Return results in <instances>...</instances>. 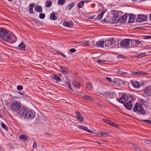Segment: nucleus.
I'll return each mask as SVG.
<instances>
[{
    "mask_svg": "<svg viewBox=\"0 0 151 151\" xmlns=\"http://www.w3.org/2000/svg\"><path fill=\"white\" fill-rule=\"evenodd\" d=\"M29 13L31 14L33 13V9L32 8H29Z\"/></svg>",
    "mask_w": 151,
    "mask_h": 151,
    "instance_id": "51",
    "label": "nucleus"
},
{
    "mask_svg": "<svg viewBox=\"0 0 151 151\" xmlns=\"http://www.w3.org/2000/svg\"><path fill=\"white\" fill-rule=\"evenodd\" d=\"M134 17L132 14L130 15L129 17L128 23H132L134 22Z\"/></svg>",
    "mask_w": 151,
    "mask_h": 151,
    "instance_id": "31",
    "label": "nucleus"
},
{
    "mask_svg": "<svg viewBox=\"0 0 151 151\" xmlns=\"http://www.w3.org/2000/svg\"><path fill=\"white\" fill-rule=\"evenodd\" d=\"M26 111V109L24 108H22L19 112L18 114L20 117H22L24 116V114Z\"/></svg>",
    "mask_w": 151,
    "mask_h": 151,
    "instance_id": "18",
    "label": "nucleus"
},
{
    "mask_svg": "<svg viewBox=\"0 0 151 151\" xmlns=\"http://www.w3.org/2000/svg\"><path fill=\"white\" fill-rule=\"evenodd\" d=\"M129 97L132 99V100H133V95H129Z\"/></svg>",
    "mask_w": 151,
    "mask_h": 151,
    "instance_id": "61",
    "label": "nucleus"
},
{
    "mask_svg": "<svg viewBox=\"0 0 151 151\" xmlns=\"http://www.w3.org/2000/svg\"><path fill=\"white\" fill-rule=\"evenodd\" d=\"M7 30L3 27H0V37L1 38Z\"/></svg>",
    "mask_w": 151,
    "mask_h": 151,
    "instance_id": "17",
    "label": "nucleus"
},
{
    "mask_svg": "<svg viewBox=\"0 0 151 151\" xmlns=\"http://www.w3.org/2000/svg\"><path fill=\"white\" fill-rule=\"evenodd\" d=\"M83 1H84V3H88V2H90V1L89 0H84Z\"/></svg>",
    "mask_w": 151,
    "mask_h": 151,
    "instance_id": "59",
    "label": "nucleus"
},
{
    "mask_svg": "<svg viewBox=\"0 0 151 151\" xmlns=\"http://www.w3.org/2000/svg\"><path fill=\"white\" fill-rule=\"evenodd\" d=\"M50 19L53 20H57V18L56 16L55 13H52L50 14Z\"/></svg>",
    "mask_w": 151,
    "mask_h": 151,
    "instance_id": "32",
    "label": "nucleus"
},
{
    "mask_svg": "<svg viewBox=\"0 0 151 151\" xmlns=\"http://www.w3.org/2000/svg\"><path fill=\"white\" fill-rule=\"evenodd\" d=\"M130 39H126L122 40L120 42V45L122 46H128L130 44Z\"/></svg>",
    "mask_w": 151,
    "mask_h": 151,
    "instance_id": "8",
    "label": "nucleus"
},
{
    "mask_svg": "<svg viewBox=\"0 0 151 151\" xmlns=\"http://www.w3.org/2000/svg\"><path fill=\"white\" fill-rule=\"evenodd\" d=\"M144 38L145 39H151V36H145Z\"/></svg>",
    "mask_w": 151,
    "mask_h": 151,
    "instance_id": "49",
    "label": "nucleus"
},
{
    "mask_svg": "<svg viewBox=\"0 0 151 151\" xmlns=\"http://www.w3.org/2000/svg\"><path fill=\"white\" fill-rule=\"evenodd\" d=\"M1 125L2 127L3 128L5 129L6 130H8V128L7 127L6 125L4 124L3 123H1Z\"/></svg>",
    "mask_w": 151,
    "mask_h": 151,
    "instance_id": "42",
    "label": "nucleus"
},
{
    "mask_svg": "<svg viewBox=\"0 0 151 151\" xmlns=\"http://www.w3.org/2000/svg\"><path fill=\"white\" fill-rule=\"evenodd\" d=\"M146 54V52H143L139 54V55L140 56H142V57H144L145 56V54Z\"/></svg>",
    "mask_w": 151,
    "mask_h": 151,
    "instance_id": "52",
    "label": "nucleus"
},
{
    "mask_svg": "<svg viewBox=\"0 0 151 151\" xmlns=\"http://www.w3.org/2000/svg\"><path fill=\"white\" fill-rule=\"evenodd\" d=\"M131 45L133 46L137 45V40L130 39Z\"/></svg>",
    "mask_w": 151,
    "mask_h": 151,
    "instance_id": "37",
    "label": "nucleus"
},
{
    "mask_svg": "<svg viewBox=\"0 0 151 151\" xmlns=\"http://www.w3.org/2000/svg\"><path fill=\"white\" fill-rule=\"evenodd\" d=\"M109 124V125H111V126H113V127L115 126V124L112 122V123H110Z\"/></svg>",
    "mask_w": 151,
    "mask_h": 151,
    "instance_id": "55",
    "label": "nucleus"
},
{
    "mask_svg": "<svg viewBox=\"0 0 151 151\" xmlns=\"http://www.w3.org/2000/svg\"><path fill=\"white\" fill-rule=\"evenodd\" d=\"M66 2V0H58L57 3L58 5L63 6Z\"/></svg>",
    "mask_w": 151,
    "mask_h": 151,
    "instance_id": "34",
    "label": "nucleus"
},
{
    "mask_svg": "<svg viewBox=\"0 0 151 151\" xmlns=\"http://www.w3.org/2000/svg\"><path fill=\"white\" fill-rule=\"evenodd\" d=\"M100 134L101 135V136L103 137H106L109 135L108 132L104 131L100 132Z\"/></svg>",
    "mask_w": 151,
    "mask_h": 151,
    "instance_id": "33",
    "label": "nucleus"
},
{
    "mask_svg": "<svg viewBox=\"0 0 151 151\" xmlns=\"http://www.w3.org/2000/svg\"><path fill=\"white\" fill-rule=\"evenodd\" d=\"M73 23L72 22H68L67 21H65L63 22V25L65 27H71L73 26Z\"/></svg>",
    "mask_w": 151,
    "mask_h": 151,
    "instance_id": "15",
    "label": "nucleus"
},
{
    "mask_svg": "<svg viewBox=\"0 0 151 151\" xmlns=\"http://www.w3.org/2000/svg\"><path fill=\"white\" fill-rule=\"evenodd\" d=\"M149 19L150 21H151V14H150V15L149 17Z\"/></svg>",
    "mask_w": 151,
    "mask_h": 151,
    "instance_id": "64",
    "label": "nucleus"
},
{
    "mask_svg": "<svg viewBox=\"0 0 151 151\" xmlns=\"http://www.w3.org/2000/svg\"><path fill=\"white\" fill-rule=\"evenodd\" d=\"M37 147L36 143L35 142H34L33 145V147Z\"/></svg>",
    "mask_w": 151,
    "mask_h": 151,
    "instance_id": "56",
    "label": "nucleus"
},
{
    "mask_svg": "<svg viewBox=\"0 0 151 151\" xmlns=\"http://www.w3.org/2000/svg\"><path fill=\"white\" fill-rule=\"evenodd\" d=\"M105 61V60H98L97 61V63H99L100 64H101L102 63L104 62Z\"/></svg>",
    "mask_w": 151,
    "mask_h": 151,
    "instance_id": "50",
    "label": "nucleus"
},
{
    "mask_svg": "<svg viewBox=\"0 0 151 151\" xmlns=\"http://www.w3.org/2000/svg\"><path fill=\"white\" fill-rule=\"evenodd\" d=\"M76 50L75 48H72L69 50V52L71 53H74L76 52Z\"/></svg>",
    "mask_w": 151,
    "mask_h": 151,
    "instance_id": "47",
    "label": "nucleus"
},
{
    "mask_svg": "<svg viewBox=\"0 0 151 151\" xmlns=\"http://www.w3.org/2000/svg\"><path fill=\"white\" fill-rule=\"evenodd\" d=\"M116 94L115 92H112L110 93H109V94Z\"/></svg>",
    "mask_w": 151,
    "mask_h": 151,
    "instance_id": "58",
    "label": "nucleus"
},
{
    "mask_svg": "<svg viewBox=\"0 0 151 151\" xmlns=\"http://www.w3.org/2000/svg\"><path fill=\"white\" fill-rule=\"evenodd\" d=\"M127 83V82L126 81H124L122 82V83L124 84L125 83L126 84Z\"/></svg>",
    "mask_w": 151,
    "mask_h": 151,
    "instance_id": "63",
    "label": "nucleus"
},
{
    "mask_svg": "<svg viewBox=\"0 0 151 151\" xmlns=\"http://www.w3.org/2000/svg\"><path fill=\"white\" fill-rule=\"evenodd\" d=\"M132 86L135 88H138L141 86V85L138 81H133L132 83Z\"/></svg>",
    "mask_w": 151,
    "mask_h": 151,
    "instance_id": "16",
    "label": "nucleus"
},
{
    "mask_svg": "<svg viewBox=\"0 0 151 151\" xmlns=\"http://www.w3.org/2000/svg\"><path fill=\"white\" fill-rule=\"evenodd\" d=\"M19 138L20 139H23L24 141H25L27 139V137L25 135L21 134L19 136Z\"/></svg>",
    "mask_w": 151,
    "mask_h": 151,
    "instance_id": "35",
    "label": "nucleus"
},
{
    "mask_svg": "<svg viewBox=\"0 0 151 151\" xmlns=\"http://www.w3.org/2000/svg\"><path fill=\"white\" fill-rule=\"evenodd\" d=\"M104 44L106 46L109 47H112L113 46L115 45L116 43L113 39H111L106 41L105 42Z\"/></svg>",
    "mask_w": 151,
    "mask_h": 151,
    "instance_id": "5",
    "label": "nucleus"
},
{
    "mask_svg": "<svg viewBox=\"0 0 151 151\" xmlns=\"http://www.w3.org/2000/svg\"><path fill=\"white\" fill-rule=\"evenodd\" d=\"M21 105L19 102L15 101L13 102L11 104V109L14 111H17L21 108Z\"/></svg>",
    "mask_w": 151,
    "mask_h": 151,
    "instance_id": "3",
    "label": "nucleus"
},
{
    "mask_svg": "<svg viewBox=\"0 0 151 151\" xmlns=\"http://www.w3.org/2000/svg\"><path fill=\"white\" fill-rule=\"evenodd\" d=\"M72 84L73 86L77 88H80L81 86L80 84L76 81H74L72 82Z\"/></svg>",
    "mask_w": 151,
    "mask_h": 151,
    "instance_id": "27",
    "label": "nucleus"
},
{
    "mask_svg": "<svg viewBox=\"0 0 151 151\" xmlns=\"http://www.w3.org/2000/svg\"><path fill=\"white\" fill-rule=\"evenodd\" d=\"M133 111L134 112L137 111L138 112H140L143 114H145V111L142 109V104L137 103L135 104L133 109Z\"/></svg>",
    "mask_w": 151,
    "mask_h": 151,
    "instance_id": "2",
    "label": "nucleus"
},
{
    "mask_svg": "<svg viewBox=\"0 0 151 151\" xmlns=\"http://www.w3.org/2000/svg\"><path fill=\"white\" fill-rule=\"evenodd\" d=\"M51 78L55 80L57 82H60L61 81L60 78L56 75H51L50 76Z\"/></svg>",
    "mask_w": 151,
    "mask_h": 151,
    "instance_id": "19",
    "label": "nucleus"
},
{
    "mask_svg": "<svg viewBox=\"0 0 151 151\" xmlns=\"http://www.w3.org/2000/svg\"><path fill=\"white\" fill-rule=\"evenodd\" d=\"M35 10L36 12H42L41 7L40 6H36L35 7Z\"/></svg>",
    "mask_w": 151,
    "mask_h": 151,
    "instance_id": "26",
    "label": "nucleus"
},
{
    "mask_svg": "<svg viewBox=\"0 0 151 151\" xmlns=\"http://www.w3.org/2000/svg\"><path fill=\"white\" fill-rule=\"evenodd\" d=\"M104 56V54H103V55H100L99 56V58H103Z\"/></svg>",
    "mask_w": 151,
    "mask_h": 151,
    "instance_id": "60",
    "label": "nucleus"
},
{
    "mask_svg": "<svg viewBox=\"0 0 151 151\" xmlns=\"http://www.w3.org/2000/svg\"><path fill=\"white\" fill-rule=\"evenodd\" d=\"M52 4V2L50 0H47L45 2V6L47 8L50 7Z\"/></svg>",
    "mask_w": 151,
    "mask_h": 151,
    "instance_id": "24",
    "label": "nucleus"
},
{
    "mask_svg": "<svg viewBox=\"0 0 151 151\" xmlns=\"http://www.w3.org/2000/svg\"><path fill=\"white\" fill-rule=\"evenodd\" d=\"M75 3L74 2H72L69 4L67 6L66 9L68 10H70L74 6Z\"/></svg>",
    "mask_w": 151,
    "mask_h": 151,
    "instance_id": "29",
    "label": "nucleus"
},
{
    "mask_svg": "<svg viewBox=\"0 0 151 151\" xmlns=\"http://www.w3.org/2000/svg\"><path fill=\"white\" fill-rule=\"evenodd\" d=\"M106 79L109 82H113L114 83H116V82L115 81H112L111 78L109 77H106Z\"/></svg>",
    "mask_w": 151,
    "mask_h": 151,
    "instance_id": "41",
    "label": "nucleus"
},
{
    "mask_svg": "<svg viewBox=\"0 0 151 151\" xmlns=\"http://www.w3.org/2000/svg\"><path fill=\"white\" fill-rule=\"evenodd\" d=\"M77 127L79 128L83 129L84 130L88 132L89 133H92V132L91 131V130H89L88 128L86 127V126H78Z\"/></svg>",
    "mask_w": 151,
    "mask_h": 151,
    "instance_id": "22",
    "label": "nucleus"
},
{
    "mask_svg": "<svg viewBox=\"0 0 151 151\" xmlns=\"http://www.w3.org/2000/svg\"><path fill=\"white\" fill-rule=\"evenodd\" d=\"M131 144H132L134 149V150L135 151H140V150L137 147V145L135 144L132 143Z\"/></svg>",
    "mask_w": 151,
    "mask_h": 151,
    "instance_id": "38",
    "label": "nucleus"
},
{
    "mask_svg": "<svg viewBox=\"0 0 151 151\" xmlns=\"http://www.w3.org/2000/svg\"><path fill=\"white\" fill-rule=\"evenodd\" d=\"M76 119L78 121L81 122L84 121L83 116L79 112L76 111Z\"/></svg>",
    "mask_w": 151,
    "mask_h": 151,
    "instance_id": "11",
    "label": "nucleus"
},
{
    "mask_svg": "<svg viewBox=\"0 0 151 151\" xmlns=\"http://www.w3.org/2000/svg\"><path fill=\"white\" fill-rule=\"evenodd\" d=\"M147 17L145 15H139L137 17V21L139 22L145 21L147 20Z\"/></svg>",
    "mask_w": 151,
    "mask_h": 151,
    "instance_id": "6",
    "label": "nucleus"
},
{
    "mask_svg": "<svg viewBox=\"0 0 151 151\" xmlns=\"http://www.w3.org/2000/svg\"><path fill=\"white\" fill-rule=\"evenodd\" d=\"M60 71L65 74H67L68 73V69L66 67L63 66H60Z\"/></svg>",
    "mask_w": 151,
    "mask_h": 151,
    "instance_id": "20",
    "label": "nucleus"
},
{
    "mask_svg": "<svg viewBox=\"0 0 151 151\" xmlns=\"http://www.w3.org/2000/svg\"><path fill=\"white\" fill-rule=\"evenodd\" d=\"M103 121H104L106 123L108 124H109L110 123H112V122L110 120L108 119H104L103 120Z\"/></svg>",
    "mask_w": 151,
    "mask_h": 151,
    "instance_id": "45",
    "label": "nucleus"
},
{
    "mask_svg": "<svg viewBox=\"0 0 151 151\" xmlns=\"http://www.w3.org/2000/svg\"><path fill=\"white\" fill-rule=\"evenodd\" d=\"M17 89L19 91H21L23 89V86L21 85H18L17 87Z\"/></svg>",
    "mask_w": 151,
    "mask_h": 151,
    "instance_id": "46",
    "label": "nucleus"
},
{
    "mask_svg": "<svg viewBox=\"0 0 151 151\" xmlns=\"http://www.w3.org/2000/svg\"><path fill=\"white\" fill-rule=\"evenodd\" d=\"M60 54L61 55H62L63 57L65 58H66V56L63 54L60 53Z\"/></svg>",
    "mask_w": 151,
    "mask_h": 151,
    "instance_id": "57",
    "label": "nucleus"
},
{
    "mask_svg": "<svg viewBox=\"0 0 151 151\" xmlns=\"http://www.w3.org/2000/svg\"><path fill=\"white\" fill-rule=\"evenodd\" d=\"M18 47L22 50H24L25 45L24 44L21 43L19 45Z\"/></svg>",
    "mask_w": 151,
    "mask_h": 151,
    "instance_id": "36",
    "label": "nucleus"
},
{
    "mask_svg": "<svg viewBox=\"0 0 151 151\" xmlns=\"http://www.w3.org/2000/svg\"><path fill=\"white\" fill-rule=\"evenodd\" d=\"M83 5L84 1H81L78 4V6L79 8H81L83 7Z\"/></svg>",
    "mask_w": 151,
    "mask_h": 151,
    "instance_id": "40",
    "label": "nucleus"
},
{
    "mask_svg": "<svg viewBox=\"0 0 151 151\" xmlns=\"http://www.w3.org/2000/svg\"><path fill=\"white\" fill-rule=\"evenodd\" d=\"M127 95H122V97L119 99L116 98V100L119 102L121 103H123L126 102L128 99Z\"/></svg>",
    "mask_w": 151,
    "mask_h": 151,
    "instance_id": "7",
    "label": "nucleus"
},
{
    "mask_svg": "<svg viewBox=\"0 0 151 151\" xmlns=\"http://www.w3.org/2000/svg\"><path fill=\"white\" fill-rule=\"evenodd\" d=\"M118 57L119 59H124V56L123 55H119L118 56Z\"/></svg>",
    "mask_w": 151,
    "mask_h": 151,
    "instance_id": "54",
    "label": "nucleus"
},
{
    "mask_svg": "<svg viewBox=\"0 0 151 151\" xmlns=\"http://www.w3.org/2000/svg\"><path fill=\"white\" fill-rule=\"evenodd\" d=\"M144 122L151 125V121L147 120H145L143 121Z\"/></svg>",
    "mask_w": 151,
    "mask_h": 151,
    "instance_id": "48",
    "label": "nucleus"
},
{
    "mask_svg": "<svg viewBox=\"0 0 151 151\" xmlns=\"http://www.w3.org/2000/svg\"><path fill=\"white\" fill-rule=\"evenodd\" d=\"M150 142H151L149 140H147V141L146 142V143L147 144H150Z\"/></svg>",
    "mask_w": 151,
    "mask_h": 151,
    "instance_id": "62",
    "label": "nucleus"
},
{
    "mask_svg": "<svg viewBox=\"0 0 151 151\" xmlns=\"http://www.w3.org/2000/svg\"><path fill=\"white\" fill-rule=\"evenodd\" d=\"M144 93L145 94H151V87L148 86L146 87L144 89Z\"/></svg>",
    "mask_w": 151,
    "mask_h": 151,
    "instance_id": "13",
    "label": "nucleus"
},
{
    "mask_svg": "<svg viewBox=\"0 0 151 151\" xmlns=\"http://www.w3.org/2000/svg\"><path fill=\"white\" fill-rule=\"evenodd\" d=\"M143 45V43L139 40H137V45L142 46Z\"/></svg>",
    "mask_w": 151,
    "mask_h": 151,
    "instance_id": "43",
    "label": "nucleus"
},
{
    "mask_svg": "<svg viewBox=\"0 0 151 151\" xmlns=\"http://www.w3.org/2000/svg\"><path fill=\"white\" fill-rule=\"evenodd\" d=\"M36 115L35 113L32 110L29 111L26 113L24 116L25 119H32L35 117Z\"/></svg>",
    "mask_w": 151,
    "mask_h": 151,
    "instance_id": "4",
    "label": "nucleus"
},
{
    "mask_svg": "<svg viewBox=\"0 0 151 151\" xmlns=\"http://www.w3.org/2000/svg\"><path fill=\"white\" fill-rule=\"evenodd\" d=\"M127 15H124L122 17L118 19L117 21H116L115 23L119 22V23H124L127 21Z\"/></svg>",
    "mask_w": 151,
    "mask_h": 151,
    "instance_id": "10",
    "label": "nucleus"
},
{
    "mask_svg": "<svg viewBox=\"0 0 151 151\" xmlns=\"http://www.w3.org/2000/svg\"><path fill=\"white\" fill-rule=\"evenodd\" d=\"M124 106L126 108L129 110H131L132 106V105L131 104V101L129 100L127 103L124 104Z\"/></svg>",
    "mask_w": 151,
    "mask_h": 151,
    "instance_id": "14",
    "label": "nucleus"
},
{
    "mask_svg": "<svg viewBox=\"0 0 151 151\" xmlns=\"http://www.w3.org/2000/svg\"><path fill=\"white\" fill-rule=\"evenodd\" d=\"M45 17V15L44 13H40L39 14V18L41 19H43Z\"/></svg>",
    "mask_w": 151,
    "mask_h": 151,
    "instance_id": "44",
    "label": "nucleus"
},
{
    "mask_svg": "<svg viewBox=\"0 0 151 151\" xmlns=\"http://www.w3.org/2000/svg\"><path fill=\"white\" fill-rule=\"evenodd\" d=\"M106 12V11L105 10H103L101 13L98 16L96 19L98 20H100L101 19L103 18L104 14Z\"/></svg>",
    "mask_w": 151,
    "mask_h": 151,
    "instance_id": "25",
    "label": "nucleus"
},
{
    "mask_svg": "<svg viewBox=\"0 0 151 151\" xmlns=\"http://www.w3.org/2000/svg\"><path fill=\"white\" fill-rule=\"evenodd\" d=\"M83 98L84 99L87 101H89L90 100H92L93 99V98L90 97L89 95L83 96Z\"/></svg>",
    "mask_w": 151,
    "mask_h": 151,
    "instance_id": "30",
    "label": "nucleus"
},
{
    "mask_svg": "<svg viewBox=\"0 0 151 151\" xmlns=\"http://www.w3.org/2000/svg\"><path fill=\"white\" fill-rule=\"evenodd\" d=\"M35 6V4H32L30 5V7L29 8H32Z\"/></svg>",
    "mask_w": 151,
    "mask_h": 151,
    "instance_id": "53",
    "label": "nucleus"
},
{
    "mask_svg": "<svg viewBox=\"0 0 151 151\" xmlns=\"http://www.w3.org/2000/svg\"><path fill=\"white\" fill-rule=\"evenodd\" d=\"M4 41L9 43H13L16 42L17 38L15 35L7 30L1 38Z\"/></svg>",
    "mask_w": 151,
    "mask_h": 151,
    "instance_id": "1",
    "label": "nucleus"
},
{
    "mask_svg": "<svg viewBox=\"0 0 151 151\" xmlns=\"http://www.w3.org/2000/svg\"><path fill=\"white\" fill-rule=\"evenodd\" d=\"M65 86L66 87H68L69 88V89L71 91H73V90L72 89L71 87V85L70 82H66L65 83Z\"/></svg>",
    "mask_w": 151,
    "mask_h": 151,
    "instance_id": "39",
    "label": "nucleus"
},
{
    "mask_svg": "<svg viewBox=\"0 0 151 151\" xmlns=\"http://www.w3.org/2000/svg\"><path fill=\"white\" fill-rule=\"evenodd\" d=\"M86 88L88 90H91L93 88V86L91 83L88 82L86 84Z\"/></svg>",
    "mask_w": 151,
    "mask_h": 151,
    "instance_id": "23",
    "label": "nucleus"
},
{
    "mask_svg": "<svg viewBox=\"0 0 151 151\" xmlns=\"http://www.w3.org/2000/svg\"><path fill=\"white\" fill-rule=\"evenodd\" d=\"M111 12L114 17L116 18H118L123 14V12L121 11H118L114 10L112 11Z\"/></svg>",
    "mask_w": 151,
    "mask_h": 151,
    "instance_id": "9",
    "label": "nucleus"
},
{
    "mask_svg": "<svg viewBox=\"0 0 151 151\" xmlns=\"http://www.w3.org/2000/svg\"><path fill=\"white\" fill-rule=\"evenodd\" d=\"M104 43V41L103 40L98 41L96 43L97 46L100 47H103Z\"/></svg>",
    "mask_w": 151,
    "mask_h": 151,
    "instance_id": "21",
    "label": "nucleus"
},
{
    "mask_svg": "<svg viewBox=\"0 0 151 151\" xmlns=\"http://www.w3.org/2000/svg\"><path fill=\"white\" fill-rule=\"evenodd\" d=\"M132 74L134 76L138 75L146 76L147 74V73L144 72L138 71L137 72H134L132 73Z\"/></svg>",
    "mask_w": 151,
    "mask_h": 151,
    "instance_id": "12",
    "label": "nucleus"
},
{
    "mask_svg": "<svg viewBox=\"0 0 151 151\" xmlns=\"http://www.w3.org/2000/svg\"><path fill=\"white\" fill-rule=\"evenodd\" d=\"M116 72H117L118 74L124 75H127L129 74V73L128 72L121 71L119 69H117Z\"/></svg>",
    "mask_w": 151,
    "mask_h": 151,
    "instance_id": "28",
    "label": "nucleus"
}]
</instances>
